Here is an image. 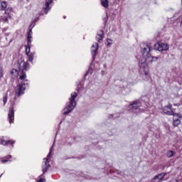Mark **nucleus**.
I'll list each match as a JSON object with an SVG mask.
<instances>
[{
  "instance_id": "nucleus-6",
  "label": "nucleus",
  "mask_w": 182,
  "mask_h": 182,
  "mask_svg": "<svg viewBox=\"0 0 182 182\" xmlns=\"http://www.w3.org/2000/svg\"><path fill=\"white\" fill-rule=\"evenodd\" d=\"M52 153V149H50V151L46 158H44L43 159V165H42V171L43 173V174H45V173H46V171H48V168H49V167H50V165L49 164V159H50V154Z\"/></svg>"
},
{
  "instance_id": "nucleus-5",
  "label": "nucleus",
  "mask_w": 182,
  "mask_h": 182,
  "mask_svg": "<svg viewBox=\"0 0 182 182\" xmlns=\"http://www.w3.org/2000/svg\"><path fill=\"white\" fill-rule=\"evenodd\" d=\"M154 49L155 50L163 52V50H168V49H170V46L167 43L159 41L154 44Z\"/></svg>"
},
{
  "instance_id": "nucleus-26",
  "label": "nucleus",
  "mask_w": 182,
  "mask_h": 182,
  "mask_svg": "<svg viewBox=\"0 0 182 182\" xmlns=\"http://www.w3.org/2000/svg\"><path fill=\"white\" fill-rule=\"evenodd\" d=\"M46 181V179L41 178L38 182H45Z\"/></svg>"
},
{
  "instance_id": "nucleus-33",
  "label": "nucleus",
  "mask_w": 182,
  "mask_h": 182,
  "mask_svg": "<svg viewBox=\"0 0 182 182\" xmlns=\"http://www.w3.org/2000/svg\"><path fill=\"white\" fill-rule=\"evenodd\" d=\"M105 22H107V19H105Z\"/></svg>"
},
{
  "instance_id": "nucleus-25",
  "label": "nucleus",
  "mask_w": 182,
  "mask_h": 182,
  "mask_svg": "<svg viewBox=\"0 0 182 182\" xmlns=\"http://www.w3.org/2000/svg\"><path fill=\"white\" fill-rule=\"evenodd\" d=\"M173 156H174V152L173 151H169L167 153V156L169 157V159H171V157H173Z\"/></svg>"
},
{
  "instance_id": "nucleus-28",
  "label": "nucleus",
  "mask_w": 182,
  "mask_h": 182,
  "mask_svg": "<svg viewBox=\"0 0 182 182\" xmlns=\"http://www.w3.org/2000/svg\"><path fill=\"white\" fill-rule=\"evenodd\" d=\"M120 2V0H115V3L117 4Z\"/></svg>"
},
{
  "instance_id": "nucleus-34",
  "label": "nucleus",
  "mask_w": 182,
  "mask_h": 182,
  "mask_svg": "<svg viewBox=\"0 0 182 182\" xmlns=\"http://www.w3.org/2000/svg\"><path fill=\"white\" fill-rule=\"evenodd\" d=\"M89 73V72H87L86 74H85V76H87V74Z\"/></svg>"
},
{
  "instance_id": "nucleus-27",
  "label": "nucleus",
  "mask_w": 182,
  "mask_h": 182,
  "mask_svg": "<svg viewBox=\"0 0 182 182\" xmlns=\"http://www.w3.org/2000/svg\"><path fill=\"white\" fill-rule=\"evenodd\" d=\"M181 105H182V100H181V102H179V103H178L176 105H174V106H181Z\"/></svg>"
},
{
  "instance_id": "nucleus-3",
  "label": "nucleus",
  "mask_w": 182,
  "mask_h": 182,
  "mask_svg": "<svg viewBox=\"0 0 182 182\" xmlns=\"http://www.w3.org/2000/svg\"><path fill=\"white\" fill-rule=\"evenodd\" d=\"M77 97V93L72 92L71 96L69 98L70 102L67 107H65L63 110V114H69L73 109L76 107L75 99Z\"/></svg>"
},
{
  "instance_id": "nucleus-9",
  "label": "nucleus",
  "mask_w": 182,
  "mask_h": 182,
  "mask_svg": "<svg viewBox=\"0 0 182 182\" xmlns=\"http://www.w3.org/2000/svg\"><path fill=\"white\" fill-rule=\"evenodd\" d=\"M181 118H182V116L181 115V114L176 113L173 114V125L174 127H177V126H178L180 123H181Z\"/></svg>"
},
{
  "instance_id": "nucleus-2",
  "label": "nucleus",
  "mask_w": 182,
  "mask_h": 182,
  "mask_svg": "<svg viewBox=\"0 0 182 182\" xmlns=\"http://www.w3.org/2000/svg\"><path fill=\"white\" fill-rule=\"evenodd\" d=\"M11 75L14 79L19 76L18 79V85L16 89V95H17L18 97L21 96V95H23V92L26 90V87L29 86V80L26 79V73L21 70L18 71L16 69H13L11 70Z\"/></svg>"
},
{
  "instance_id": "nucleus-36",
  "label": "nucleus",
  "mask_w": 182,
  "mask_h": 182,
  "mask_svg": "<svg viewBox=\"0 0 182 182\" xmlns=\"http://www.w3.org/2000/svg\"><path fill=\"white\" fill-rule=\"evenodd\" d=\"M3 175H4V173H2V174L0 176V177H2Z\"/></svg>"
},
{
  "instance_id": "nucleus-8",
  "label": "nucleus",
  "mask_w": 182,
  "mask_h": 182,
  "mask_svg": "<svg viewBox=\"0 0 182 182\" xmlns=\"http://www.w3.org/2000/svg\"><path fill=\"white\" fill-rule=\"evenodd\" d=\"M8 119L10 124H11V123H14L15 120V109H14V106L11 107L9 111Z\"/></svg>"
},
{
  "instance_id": "nucleus-1",
  "label": "nucleus",
  "mask_w": 182,
  "mask_h": 182,
  "mask_svg": "<svg viewBox=\"0 0 182 182\" xmlns=\"http://www.w3.org/2000/svg\"><path fill=\"white\" fill-rule=\"evenodd\" d=\"M151 50L150 46L146 43L141 44V52L142 58L139 59V75L143 80L147 81L150 76L149 75V65L147 63L157 62L159 57L151 56L149 52Z\"/></svg>"
},
{
  "instance_id": "nucleus-32",
  "label": "nucleus",
  "mask_w": 182,
  "mask_h": 182,
  "mask_svg": "<svg viewBox=\"0 0 182 182\" xmlns=\"http://www.w3.org/2000/svg\"><path fill=\"white\" fill-rule=\"evenodd\" d=\"M35 22H38V18L34 19Z\"/></svg>"
},
{
  "instance_id": "nucleus-30",
  "label": "nucleus",
  "mask_w": 182,
  "mask_h": 182,
  "mask_svg": "<svg viewBox=\"0 0 182 182\" xmlns=\"http://www.w3.org/2000/svg\"><path fill=\"white\" fill-rule=\"evenodd\" d=\"M123 85H123V87H124V86H126V85H127V82H123Z\"/></svg>"
},
{
  "instance_id": "nucleus-14",
  "label": "nucleus",
  "mask_w": 182,
  "mask_h": 182,
  "mask_svg": "<svg viewBox=\"0 0 182 182\" xmlns=\"http://www.w3.org/2000/svg\"><path fill=\"white\" fill-rule=\"evenodd\" d=\"M104 37H105V33L103 32V30H99L97 32V36L95 38L96 41L99 43L102 42V41H103L104 39Z\"/></svg>"
},
{
  "instance_id": "nucleus-4",
  "label": "nucleus",
  "mask_w": 182,
  "mask_h": 182,
  "mask_svg": "<svg viewBox=\"0 0 182 182\" xmlns=\"http://www.w3.org/2000/svg\"><path fill=\"white\" fill-rule=\"evenodd\" d=\"M129 107L134 113L136 114L147 110V108L141 105V102L139 100L134 101L132 104L129 105Z\"/></svg>"
},
{
  "instance_id": "nucleus-15",
  "label": "nucleus",
  "mask_w": 182,
  "mask_h": 182,
  "mask_svg": "<svg viewBox=\"0 0 182 182\" xmlns=\"http://www.w3.org/2000/svg\"><path fill=\"white\" fill-rule=\"evenodd\" d=\"M1 144L3 146H8L9 144H11V146L14 147V144H15L16 141L14 140L5 141L4 137L2 136L0 138Z\"/></svg>"
},
{
  "instance_id": "nucleus-12",
  "label": "nucleus",
  "mask_w": 182,
  "mask_h": 182,
  "mask_svg": "<svg viewBox=\"0 0 182 182\" xmlns=\"http://www.w3.org/2000/svg\"><path fill=\"white\" fill-rule=\"evenodd\" d=\"M167 176V173H161L159 175L156 176L151 182H161L163 181V179L164 178V176Z\"/></svg>"
},
{
  "instance_id": "nucleus-23",
  "label": "nucleus",
  "mask_w": 182,
  "mask_h": 182,
  "mask_svg": "<svg viewBox=\"0 0 182 182\" xmlns=\"http://www.w3.org/2000/svg\"><path fill=\"white\" fill-rule=\"evenodd\" d=\"M110 45H113V40L110 38L107 39V46H110Z\"/></svg>"
},
{
  "instance_id": "nucleus-16",
  "label": "nucleus",
  "mask_w": 182,
  "mask_h": 182,
  "mask_svg": "<svg viewBox=\"0 0 182 182\" xmlns=\"http://www.w3.org/2000/svg\"><path fill=\"white\" fill-rule=\"evenodd\" d=\"M31 52V46H27L26 48V53L27 56L28 57V62H33V58H35V54L31 53L29 54Z\"/></svg>"
},
{
  "instance_id": "nucleus-21",
  "label": "nucleus",
  "mask_w": 182,
  "mask_h": 182,
  "mask_svg": "<svg viewBox=\"0 0 182 182\" xmlns=\"http://www.w3.org/2000/svg\"><path fill=\"white\" fill-rule=\"evenodd\" d=\"M1 9L3 11H5V9H6V6H7L6 1H1Z\"/></svg>"
},
{
  "instance_id": "nucleus-24",
  "label": "nucleus",
  "mask_w": 182,
  "mask_h": 182,
  "mask_svg": "<svg viewBox=\"0 0 182 182\" xmlns=\"http://www.w3.org/2000/svg\"><path fill=\"white\" fill-rule=\"evenodd\" d=\"M4 85V75L1 73L0 75V86H2Z\"/></svg>"
},
{
  "instance_id": "nucleus-31",
  "label": "nucleus",
  "mask_w": 182,
  "mask_h": 182,
  "mask_svg": "<svg viewBox=\"0 0 182 182\" xmlns=\"http://www.w3.org/2000/svg\"><path fill=\"white\" fill-rule=\"evenodd\" d=\"M11 42H12V39L10 40L9 45H11Z\"/></svg>"
},
{
  "instance_id": "nucleus-7",
  "label": "nucleus",
  "mask_w": 182,
  "mask_h": 182,
  "mask_svg": "<svg viewBox=\"0 0 182 182\" xmlns=\"http://www.w3.org/2000/svg\"><path fill=\"white\" fill-rule=\"evenodd\" d=\"M8 96L10 97V102H14V100H16V95H15L14 90L11 91V90H9L7 91V95L3 98L4 105H6V102H8Z\"/></svg>"
},
{
  "instance_id": "nucleus-18",
  "label": "nucleus",
  "mask_w": 182,
  "mask_h": 182,
  "mask_svg": "<svg viewBox=\"0 0 182 182\" xmlns=\"http://www.w3.org/2000/svg\"><path fill=\"white\" fill-rule=\"evenodd\" d=\"M32 29H30V31L28 33V46H31V43H32Z\"/></svg>"
},
{
  "instance_id": "nucleus-37",
  "label": "nucleus",
  "mask_w": 182,
  "mask_h": 182,
  "mask_svg": "<svg viewBox=\"0 0 182 182\" xmlns=\"http://www.w3.org/2000/svg\"><path fill=\"white\" fill-rule=\"evenodd\" d=\"M63 18H64V19H65V18H66V17H65V16H63Z\"/></svg>"
},
{
  "instance_id": "nucleus-17",
  "label": "nucleus",
  "mask_w": 182,
  "mask_h": 182,
  "mask_svg": "<svg viewBox=\"0 0 182 182\" xmlns=\"http://www.w3.org/2000/svg\"><path fill=\"white\" fill-rule=\"evenodd\" d=\"M52 2H53V0H46V5H45V7L43 8L45 11V14H47L48 12L50 11L51 9L50 5L52 4Z\"/></svg>"
},
{
  "instance_id": "nucleus-11",
  "label": "nucleus",
  "mask_w": 182,
  "mask_h": 182,
  "mask_svg": "<svg viewBox=\"0 0 182 182\" xmlns=\"http://www.w3.org/2000/svg\"><path fill=\"white\" fill-rule=\"evenodd\" d=\"M171 107H173V105H171L164 107L163 109L164 113H165V114H168V116H174L176 113H174V111H172Z\"/></svg>"
},
{
  "instance_id": "nucleus-20",
  "label": "nucleus",
  "mask_w": 182,
  "mask_h": 182,
  "mask_svg": "<svg viewBox=\"0 0 182 182\" xmlns=\"http://www.w3.org/2000/svg\"><path fill=\"white\" fill-rule=\"evenodd\" d=\"M101 5L104 8H109V0H101Z\"/></svg>"
},
{
  "instance_id": "nucleus-19",
  "label": "nucleus",
  "mask_w": 182,
  "mask_h": 182,
  "mask_svg": "<svg viewBox=\"0 0 182 182\" xmlns=\"http://www.w3.org/2000/svg\"><path fill=\"white\" fill-rule=\"evenodd\" d=\"M9 159H12L11 155H9L7 156H5L4 158H2L1 160V163H2V164H5V163H8V161H9Z\"/></svg>"
},
{
  "instance_id": "nucleus-10",
  "label": "nucleus",
  "mask_w": 182,
  "mask_h": 182,
  "mask_svg": "<svg viewBox=\"0 0 182 182\" xmlns=\"http://www.w3.org/2000/svg\"><path fill=\"white\" fill-rule=\"evenodd\" d=\"M97 49H99V43H94L91 47V53L92 55V59H96V55H97Z\"/></svg>"
},
{
  "instance_id": "nucleus-38",
  "label": "nucleus",
  "mask_w": 182,
  "mask_h": 182,
  "mask_svg": "<svg viewBox=\"0 0 182 182\" xmlns=\"http://www.w3.org/2000/svg\"><path fill=\"white\" fill-rule=\"evenodd\" d=\"M104 68H106V65H104Z\"/></svg>"
},
{
  "instance_id": "nucleus-13",
  "label": "nucleus",
  "mask_w": 182,
  "mask_h": 182,
  "mask_svg": "<svg viewBox=\"0 0 182 182\" xmlns=\"http://www.w3.org/2000/svg\"><path fill=\"white\" fill-rule=\"evenodd\" d=\"M18 68L20 72H23V70H28V69H29V64L28 63V62L22 60L19 63Z\"/></svg>"
},
{
  "instance_id": "nucleus-29",
  "label": "nucleus",
  "mask_w": 182,
  "mask_h": 182,
  "mask_svg": "<svg viewBox=\"0 0 182 182\" xmlns=\"http://www.w3.org/2000/svg\"><path fill=\"white\" fill-rule=\"evenodd\" d=\"M105 73H105V71H102V72H101V74L102 75V76H103L104 75H105Z\"/></svg>"
},
{
  "instance_id": "nucleus-35",
  "label": "nucleus",
  "mask_w": 182,
  "mask_h": 182,
  "mask_svg": "<svg viewBox=\"0 0 182 182\" xmlns=\"http://www.w3.org/2000/svg\"><path fill=\"white\" fill-rule=\"evenodd\" d=\"M20 2H22V1H23V0H18Z\"/></svg>"
},
{
  "instance_id": "nucleus-22",
  "label": "nucleus",
  "mask_w": 182,
  "mask_h": 182,
  "mask_svg": "<svg viewBox=\"0 0 182 182\" xmlns=\"http://www.w3.org/2000/svg\"><path fill=\"white\" fill-rule=\"evenodd\" d=\"M0 20L2 21V22H8V15H4L0 18Z\"/></svg>"
}]
</instances>
